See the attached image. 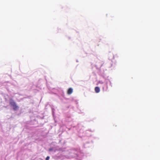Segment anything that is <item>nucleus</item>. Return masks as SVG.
Returning <instances> with one entry per match:
<instances>
[{
    "label": "nucleus",
    "instance_id": "obj_3",
    "mask_svg": "<svg viewBox=\"0 0 160 160\" xmlns=\"http://www.w3.org/2000/svg\"><path fill=\"white\" fill-rule=\"evenodd\" d=\"M95 90L96 93H98L100 91V89L99 87H96L95 88Z\"/></svg>",
    "mask_w": 160,
    "mask_h": 160
},
{
    "label": "nucleus",
    "instance_id": "obj_4",
    "mask_svg": "<svg viewBox=\"0 0 160 160\" xmlns=\"http://www.w3.org/2000/svg\"><path fill=\"white\" fill-rule=\"evenodd\" d=\"M50 157L49 156H47L45 160H49Z\"/></svg>",
    "mask_w": 160,
    "mask_h": 160
},
{
    "label": "nucleus",
    "instance_id": "obj_2",
    "mask_svg": "<svg viewBox=\"0 0 160 160\" xmlns=\"http://www.w3.org/2000/svg\"><path fill=\"white\" fill-rule=\"evenodd\" d=\"M73 91V90L72 88H69L68 90L67 94L68 95H70L72 93Z\"/></svg>",
    "mask_w": 160,
    "mask_h": 160
},
{
    "label": "nucleus",
    "instance_id": "obj_1",
    "mask_svg": "<svg viewBox=\"0 0 160 160\" xmlns=\"http://www.w3.org/2000/svg\"><path fill=\"white\" fill-rule=\"evenodd\" d=\"M9 104L13 108V109L14 110H16L18 109V106L17 105L16 102L12 99H10Z\"/></svg>",
    "mask_w": 160,
    "mask_h": 160
}]
</instances>
